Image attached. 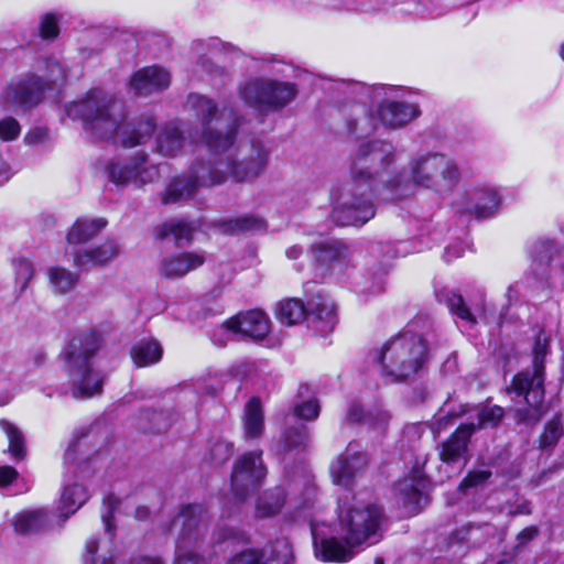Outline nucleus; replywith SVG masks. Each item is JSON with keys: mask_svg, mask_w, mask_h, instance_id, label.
Instances as JSON below:
<instances>
[{"mask_svg": "<svg viewBox=\"0 0 564 564\" xmlns=\"http://www.w3.org/2000/svg\"><path fill=\"white\" fill-rule=\"evenodd\" d=\"M457 160L446 153L420 150L411 155L387 140L361 142L351 156L349 181L332 194L330 217L338 226H362L376 216L380 192L401 200L423 188L448 195L462 181Z\"/></svg>", "mask_w": 564, "mask_h": 564, "instance_id": "f257e3e1", "label": "nucleus"}, {"mask_svg": "<svg viewBox=\"0 0 564 564\" xmlns=\"http://www.w3.org/2000/svg\"><path fill=\"white\" fill-rule=\"evenodd\" d=\"M186 108L193 111L199 123L188 130L191 143H202L210 151L208 161L196 160L188 171L171 180L161 194L164 205L191 199L203 187L221 185L231 180L236 183H250L265 170L270 151L264 143L252 139L250 143L235 147L241 120L230 110H219L209 97L196 93L187 96Z\"/></svg>", "mask_w": 564, "mask_h": 564, "instance_id": "f03ea898", "label": "nucleus"}, {"mask_svg": "<svg viewBox=\"0 0 564 564\" xmlns=\"http://www.w3.org/2000/svg\"><path fill=\"white\" fill-rule=\"evenodd\" d=\"M304 497L296 506L293 520L303 518L308 520L313 539L314 552L323 562L345 563L356 554V547L364 544H375L382 536L384 514L381 507L375 503H361L354 500L348 505L343 498H338V518L343 538L329 535V527L319 523L308 513L315 501L316 489L308 485L305 487Z\"/></svg>", "mask_w": 564, "mask_h": 564, "instance_id": "7ed1b4c3", "label": "nucleus"}, {"mask_svg": "<svg viewBox=\"0 0 564 564\" xmlns=\"http://www.w3.org/2000/svg\"><path fill=\"white\" fill-rule=\"evenodd\" d=\"M65 112L72 119H80L85 131L95 139L112 140L123 148L147 142L155 129L150 117L138 124L124 122L122 102L100 88H93L80 100L66 105Z\"/></svg>", "mask_w": 564, "mask_h": 564, "instance_id": "20e7f679", "label": "nucleus"}, {"mask_svg": "<svg viewBox=\"0 0 564 564\" xmlns=\"http://www.w3.org/2000/svg\"><path fill=\"white\" fill-rule=\"evenodd\" d=\"M66 70L55 58L39 59L34 72L23 74L9 82L0 93V106L8 111L24 115L37 107L45 91L53 85L62 84Z\"/></svg>", "mask_w": 564, "mask_h": 564, "instance_id": "39448f33", "label": "nucleus"}, {"mask_svg": "<svg viewBox=\"0 0 564 564\" xmlns=\"http://www.w3.org/2000/svg\"><path fill=\"white\" fill-rule=\"evenodd\" d=\"M66 70L55 58L39 59L34 72L23 74L9 82L0 93V106L8 111L24 115L37 107L45 91L53 85L62 84Z\"/></svg>", "mask_w": 564, "mask_h": 564, "instance_id": "423d86ee", "label": "nucleus"}, {"mask_svg": "<svg viewBox=\"0 0 564 564\" xmlns=\"http://www.w3.org/2000/svg\"><path fill=\"white\" fill-rule=\"evenodd\" d=\"M100 345V333L86 329L77 333L64 350L70 391L75 399H88L102 391L105 376L93 365V357Z\"/></svg>", "mask_w": 564, "mask_h": 564, "instance_id": "0eeeda50", "label": "nucleus"}, {"mask_svg": "<svg viewBox=\"0 0 564 564\" xmlns=\"http://www.w3.org/2000/svg\"><path fill=\"white\" fill-rule=\"evenodd\" d=\"M381 376L389 382H402L419 373L429 361L425 339L410 327L387 340L375 351Z\"/></svg>", "mask_w": 564, "mask_h": 564, "instance_id": "6e6552de", "label": "nucleus"}, {"mask_svg": "<svg viewBox=\"0 0 564 564\" xmlns=\"http://www.w3.org/2000/svg\"><path fill=\"white\" fill-rule=\"evenodd\" d=\"M338 98L343 97L339 112L345 120L347 133L356 138L373 133L379 123L378 117L372 116L368 101L372 100V91L380 93L384 87H371L359 82L334 80L329 87Z\"/></svg>", "mask_w": 564, "mask_h": 564, "instance_id": "1a4fd4ad", "label": "nucleus"}, {"mask_svg": "<svg viewBox=\"0 0 564 564\" xmlns=\"http://www.w3.org/2000/svg\"><path fill=\"white\" fill-rule=\"evenodd\" d=\"M551 333L540 328L535 334L532 348V368L516 375L507 393L513 398H523L532 409L534 421H539L544 414V359L550 354Z\"/></svg>", "mask_w": 564, "mask_h": 564, "instance_id": "9d476101", "label": "nucleus"}, {"mask_svg": "<svg viewBox=\"0 0 564 564\" xmlns=\"http://www.w3.org/2000/svg\"><path fill=\"white\" fill-rule=\"evenodd\" d=\"M209 516L200 503H188L171 521L169 532L176 534L175 558L173 564H206L204 556L187 549L205 535Z\"/></svg>", "mask_w": 564, "mask_h": 564, "instance_id": "9b49d317", "label": "nucleus"}, {"mask_svg": "<svg viewBox=\"0 0 564 564\" xmlns=\"http://www.w3.org/2000/svg\"><path fill=\"white\" fill-rule=\"evenodd\" d=\"M88 497L84 486L79 484L65 485L57 507V513L48 512L46 509L21 512L13 520L14 530L20 534H29L40 530L52 529L54 524L62 525L88 500Z\"/></svg>", "mask_w": 564, "mask_h": 564, "instance_id": "f8f14e48", "label": "nucleus"}, {"mask_svg": "<svg viewBox=\"0 0 564 564\" xmlns=\"http://www.w3.org/2000/svg\"><path fill=\"white\" fill-rule=\"evenodd\" d=\"M306 315L312 318L314 328L322 336L333 332L337 323L334 302L321 291L306 305L299 299H288L281 301L276 308L278 319L285 325H295Z\"/></svg>", "mask_w": 564, "mask_h": 564, "instance_id": "ddd939ff", "label": "nucleus"}, {"mask_svg": "<svg viewBox=\"0 0 564 564\" xmlns=\"http://www.w3.org/2000/svg\"><path fill=\"white\" fill-rule=\"evenodd\" d=\"M107 180L117 187L132 185L142 188L160 178V164L150 163L144 151H137L129 156H116L104 164Z\"/></svg>", "mask_w": 564, "mask_h": 564, "instance_id": "4468645a", "label": "nucleus"}, {"mask_svg": "<svg viewBox=\"0 0 564 564\" xmlns=\"http://www.w3.org/2000/svg\"><path fill=\"white\" fill-rule=\"evenodd\" d=\"M296 94L295 84L275 79L252 78L239 86L240 98L261 112L282 110Z\"/></svg>", "mask_w": 564, "mask_h": 564, "instance_id": "2eb2a0df", "label": "nucleus"}, {"mask_svg": "<svg viewBox=\"0 0 564 564\" xmlns=\"http://www.w3.org/2000/svg\"><path fill=\"white\" fill-rule=\"evenodd\" d=\"M119 505L120 501L112 495L104 499L101 509L104 531L91 535L86 541L83 564H115L117 547L115 543L116 527L112 519Z\"/></svg>", "mask_w": 564, "mask_h": 564, "instance_id": "dca6fc26", "label": "nucleus"}, {"mask_svg": "<svg viewBox=\"0 0 564 564\" xmlns=\"http://www.w3.org/2000/svg\"><path fill=\"white\" fill-rule=\"evenodd\" d=\"M386 90L372 91V100L379 97L383 99L378 104L376 113L381 126L388 129H401L421 116L419 105L399 100L405 90L392 86L379 85Z\"/></svg>", "mask_w": 564, "mask_h": 564, "instance_id": "f3484780", "label": "nucleus"}, {"mask_svg": "<svg viewBox=\"0 0 564 564\" xmlns=\"http://www.w3.org/2000/svg\"><path fill=\"white\" fill-rule=\"evenodd\" d=\"M369 464L368 453L359 442H350L329 465L333 482L346 490H351L359 478L362 477Z\"/></svg>", "mask_w": 564, "mask_h": 564, "instance_id": "a211bd4d", "label": "nucleus"}, {"mask_svg": "<svg viewBox=\"0 0 564 564\" xmlns=\"http://www.w3.org/2000/svg\"><path fill=\"white\" fill-rule=\"evenodd\" d=\"M261 455L262 452L246 453L235 463L231 473V490L238 500H243L248 492L261 486L267 475Z\"/></svg>", "mask_w": 564, "mask_h": 564, "instance_id": "6ab92c4d", "label": "nucleus"}, {"mask_svg": "<svg viewBox=\"0 0 564 564\" xmlns=\"http://www.w3.org/2000/svg\"><path fill=\"white\" fill-rule=\"evenodd\" d=\"M293 557L288 539H278L263 547H247L235 552L226 564H290Z\"/></svg>", "mask_w": 564, "mask_h": 564, "instance_id": "aec40b11", "label": "nucleus"}, {"mask_svg": "<svg viewBox=\"0 0 564 564\" xmlns=\"http://www.w3.org/2000/svg\"><path fill=\"white\" fill-rule=\"evenodd\" d=\"M429 481L417 466L409 477L397 484V494L402 501L405 513L410 517L417 514L427 503Z\"/></svg>", "mask_w": 564, "mask_h": 564, "instance_id": "412c9836", "label": "nucleus"}, {"mask_svg": "<svg viewBox=\"0 0 564 564\" xmlns=\"http://www.w3.org/2000/svg\"><path fill=\"white\" fill-rule=\"evenodd\" d=\"M270 330V321L265 313L252 310L227 319L219 332L242 335L252 339H263Z\"/></svg>", "mask_w": 564, "mask_h": 564, "instance_id": "4be33fe9", "label": "nucleus"}, {"mask_svg": "<svg viewBox=\"0 0 564 564\" xmlns=\"http://www.w3.org/2000/svg\"><path fill=\"white\" fill-rule=\"evenodd\" d=\"M476 432L473 423L460 424L457 430L441 444L440 459L448 466L460 469L467 459L468 443Z\"/></svg>", "mask_w": 564, "mask_h": 564, "instance_id": "5701e85b", "label": "nucleus"}, {"mask_svg": "<svg viewBox=\"0 0 564 564\" xmlns=\"http://www.w3.org/2000/svg\"><path fill=\"white\" fill-rule=\"evenodd\" d=\"M467 204L464 212L477 218L492 216L499 208L501 198L498 189L490 184H477L466 192Z\"/></svg>", "mask_w": 564, "mask_h": 564, "instance_id": "b1692460", "label": "nucleus"}, {"mask_svg": "<svg viewBox=\"0 0 564 564\" xmlns=\"http://www.w3.org/2000/svg\"><path fill=\"white\" fill-rule=\"evenodd\" d=\"M171 74L164 67L152 65L138 69L129 82L130 89L138 96H148L166 89Z\"/></svg>", "mask_w": 564, "mask_h": 564, "instance_id": "393cba45", "label": "nucleus"}, {"mask_svg": "<svg viewBox=\"0 0 564 564\" xmlns=\"http://www.w3.org/2000/svg\"><path fill=\"white\" fill-rule=\"evenodd\" d=\"M205 260V256L202 252L169 254L161 260L159 272L167 279L182 278L188 272L202 267Z\"/></svg>", "mask_w": 564, "mask_h": 564, "instance_id": "a878e982", "label": "nucleus"}, {"mask_svg": "<svg viewBox=\"0 0 564 564\" xmlns=\"http://www.w3.org/2000/svg\"><path fill=\"white\" fill-rule=\"evenodd\" d=\"M325 10L333 13H346L375 17L387 10L388 0H322Z\"/></svg>", "mask_w": 564, "mask_h": 564, "instance_id": "bb28decb", "label": "nucleus"}, {"mask_svg": "<svg viewBox=\"0 0 564 564\" xmlns=\"http://www.w3.org/2000/svg\"><path fill=\"white\" fill-rule=\"evenodd\" d=\"M119 253L118 243L107 239L102 243L74 256V265L82 270L107 265Z\"/></svg>", "mask_w": 564, "mask_h": 564, "instance_id": "cd10ccee", "label": "nucleus"}, {"mask_svg": "<svg viewBox=\"0 0 564 564\" xmlns=\"http://www.w3.org/2000/svg\"><path fill=\"white\" fill-rule=\"evenodd\" d=\"M194 52L197 55V66L202 72L208 75H221L223 68L216 65L223 55L226 45L217 37H212L206 41H197L194 43Z\"/></svg>", "mask_w": 564, "mask_h": 564, "instance_id": "c85d7f7f", "label": "nucleus"}, {"mask_svg": "<svg viewBox=\"0 0 564 564\" xmlns=\"http://www.w3.org/2000/svg\"><path fill=\"white\" fill-rule=\"evenodd\" d=\"M186 141L192 144L188 135H184V130L176 122H169L156 135V152L163 156H177L183 152Z\"/></svg>", "mask_w": 564, "mask_h": 564, "instance_id": "c756f323", "label": "nucleus"}, {"mask_svg": "<svg viewBox=\"0 0 564 564\" xmlns=\"http://www.w3.org/2000/svg\"><path fill=\"white\" fill-rule=\"evenodd\" d=\"M371 253L375 257H382L378 268L371 272V284L368 288L370 293H378L381 292L384 286V276L389 271L388 261L404 254L405 251H401L397 246L388 241L372 246Z\"/></svg>", "mask_w": 564, "mask_h": 564, "instance_id": "7c9ffc66", "label": "nucleus"}, {"mask_svg": "<svg viewBox=\"0 0 564 564\" xmlns=\"http://www.w3.org/2000/svg\"><path fill=\"white\" fill-rule=\"evenodd\" d=\"M316 262L332 267L333 263H341L348 254L347 247L339 240L333 238H321L311 247Z\"/></svg>", "mask_w": 564, "mask_h": 564, "instance_id": "2f4dec72", "label": "nucleus"}, {"mask_svg": "<svg viewBox=\"0 0 564 564\" xmlns=\"http://www.w3.org/2000/svg\"><path fill=\"white\" fill-rule=\"evenodd\" d=\"M346 420L351 423H365L373 429H382L388 424L390 414L379 404L365 411L360 404L354 402L347 410Z\"/></svg>", "mask_w": 564, "mask_h": 564, "instance_id": "473e14b6", "label": "nucleus"}, {"mask_svg": "<svg viewBox=\"0 0 564 564\" xmlns=\"http://www.w3.org/2000/svg\"><path fill=\"white\" fill-rule=\"evenodd\" d=\"M243 437L249 440L259 438L264 430V415L261 402L258 398H251L245 405L243 416Z\"/></svg>", "mask_w": 564, "mask_h": 564, "instance_id": "72a5a7b5", "label": "nucleus"}, {"mask_svg": "<svg viewBox=\"0 0 564 564\" xmlns=\"http://www.w3.org/2000/svg\"><path fill=\"white\" fill-rule=\"evenodd\" d=\"M495 528L489 523H467L453 532L448 538V546L462 544L464 542L476 546L482 543L488 536L492 535Z\"/></svg>", "mask_w": 564, "mask_h": 564, "instance_id": "f704fd0d", "label": "nucleus"}, {"mask_svg": "<svg viewBox=\"0 0 564 564\" xmlns=\"http://www.w3.org/2000/svg\"><path fill=\"white\" fill-rule=\"evenodd\" d=\"M105 218H79L70 227L67 241L70 245H82L95 238L105 227Z\"/></svg>", "mask_w": 564, "mask_h": 564, "instance_id": "c9c22d12", "label": "nucleus"}, {"mask_svg": "<svg viewBox=\"0 0 564 564\" xmlns=\"http://www.w3.org/2000/svg\"><path fill=\"white\" fill-rule=\"evenodd\" d=\"M163 348L154 338H142L131 348V358L137 367H148L162 359Z\"/></svg>", "mask_w": 564, "mask_h": 564, "instance_id": "e433bc0d", "label": "nucleus"}, {"mask_svg": "<svg viewBox=\"0 0 564 564\" xmlns=\"http://www.w3.org/2000/svg\"><path fill=\"white\" fill-rule=\"evenodd\" d=\"M217 229L223 234L236 235L246 231H260L265 229L262 218L246 215L237 218H224L216 223Z\"/></svg>", "mask_w": 564, "mask_h": 564, "instance_id": "4c0bfd02", "label": "nucleus"}, {"mask_svg": "<svg viewBox=\"0 0 564 564\" xmlns=\"http://www.w3.org/2000/svg\"><path fill=\"white\" fill-rule=\"evenodd\" d=\"M193 226L181 219L167 220L155 228V236L159 239L173 237L177 246L189 243L193 240Z\"/></svg>", "mask_w": 564, "mask_h": 564, "instance_id": "58836bf2", "label": "nucleus"}, {"mask_svg": "<svg viewBox=\"0 0 564 564\" xmlns=\"http://www.w3.org/2000/svg\"><path fill=\"white\" fill-rule=\"evenodd\" d=\"M561 249L555 238L539 237L530 245L528 252L533 262L549 265Z\"/></svg>", "mask_w": 564, "mask_h": 564, "instance_id": "ea45409f", "label": "nucleus"}, {"mask_svg": "<svg viewBox=\"0 0 564 564\" xmlns=\"http://www.w3.org/2000/svg\"><path fill=\"white\" fill-rule=\"evenodd\" d=\"M175 413L164 411L144 410L138 416V429L143 432L161 433L166 431L172 423Z\"/></svg>", "mask_w": 564, "mask_h": 564, "instance_id": "a19ab883", "label": "nucleus"}, {"mask_svg": "<svg viewBox=\"0 0 564 564\" xmlns=\"http://www.w3.org/2000/svg\"><path fill=\"white\" fill-rule=\"evenodd\" d=\"M285 502V492L283 488L276 487L264 491L256 505L257 518H269L280 512Z\"/></svg>", "mask_w": 564, "mask_h": 564, "instance_id": "79ce46f5", "label": "nucleus"}, {"mask_svg": "<svg viewBox=\"0 0 564 564\" xmlns=\"http://www.w3.org/2000/svg\"><path fill=\"white\" fill-rule=\"evenodd\" d=\"M50 286L55 294H66L78 282V274L63 267L55 265L47 269Z\"/></svg>", "mask_w": 564, "mask_h": 564, "instance_id": "37998d69", "label": "nucleus"}, {"mask_svg": "<svg viewBox=\"0 0 564 564\" xmlns=\"http://www.w3.org/2000/svg\"><path fill=\"white\" fill-rule=\"evenodd\" d=\"M440 302H444L449 308L453 315H456L459 319L467 324H475L476 318L470 312L469 307L466 306L464 299L460 294L455 293L451 290H442L436 293Z\"/></svg>", "mask_w": 564, "mask_h": 564, "instance_id": "c03bdc74", "label": "nucleus"}, {"mask_svg": "<svg viewBox=\"0 0 564 564\" xmlns=\"http://www.w3.org/2000/svg\"><path fill=\"white\" fill-rule=\"evenodd\" d=\"M14 270V285L19 295L23 294L34 279L35 269L31 260L20 257L12 261Z\"/></svg>", "mask_w": 564, "mask_h": 564, "instance_id": "a18cd8bd", "label": "nucleus"}, {"mask_svg": "<svg viewBox=\"0 0 564 564\" xmlns=\"http://www.w3.org/2000/svg\"><path fill=\"white\" fill-rule=\"evenodd\" d=\"M0 427L8 437L11 456L17 460L23 459L25 456V445L22 432L13 423L4 419L0 420Z\"/></svg>", "mask_w": 564, "mask_h": 564, "instance_id": "49530a36", "label": "nucleus"}, {"mask_svg": "<svg viewBox=\"0 0 564 564\" xmlns=\"http://www.w3.org/2000/svg\"><path fill=\"white\" fill-rule=\"evenodd\" d=\"M477 411V423H474L476 431L484 427L497 426L505 415V411L499 405H482L475 409Z\"/></svg>", "mask_w": 564, "mask_h": 564, "instance_id": "de8ad7c7", "label": "nucleus"}, {"mask_svg": "<svg viewBox=\"0 0 564 564\" xmlns=\"http://www.w3.org/2000/svg\"><path fill=\"white\" fill-rule=\"evenodd\" d=\"M308 437V429L302 423L286 430L283 434L285 449H304Z\"/></svg>", "mask_w": 564, "mask_h": 564, "instance_id": "09e8293b", "label": "nucleus"}, {"mask_svg": "<svg viewBox=\"0 0 564 564\" xmlns=\"http://www.w3.org/2000/svg\"><path fill=\"white\" fill-rule=\"evenodd\" d=\"M413 6V13L421 19H437L446 12V9L437 0H417Z\"/></svg>", "mask_w": 564, "mask_h": 564, "instance_id": "8fccbe9b", "label": "nucleus"}, {"mask_svg": "<svg viewBox=\"0 0 564 564\" xmlns=\"http://www.w3.org/2000/svg\"><path fill=\"white\" fill-rule=\"evenodd\" d=\"M217 542L232 546H245L249 543V536L243 530L239 528L225 527L219 529L217 534Z\"/></svg>", "mask_w": 564, "mask_h": 564, "instance_id": "3c124183", "label": "nucleus"}, {"mask_svg": "<svg viewBox=\"0 0 564 564\" xmlns=\"http://www.w3.org/2000/svg\"><path fill=\"white\" fill-rule=\"evenodd\" d=\"M90 431L85 433L84 431L76 432L73 440L69 442L65 455L64 463L66 465H73L77 462L78 455H82V447L86 445V440L90 437Z\"/></svg>", "mask_w": 564, "mask_h": 564, "instance_id": "603ef678", "label": "nucleus"}, {"mask_svg": "<svg viewBox=\"0 0 564 564\" xmlns=\"http://www.w3.org/2000/svg\"><path fill=\"white\" fill-rule=\"evenodd\" d=\"M563 432L562 423L558 417L553 419L552 421L545 424L544 431L540 437V446L542 449H549L553 447L558 438L561 437Z\"/></svg>", "mask_w": 564, "mask_h": 564, "instance_id": "864d4df0", "label": "nucleus"}, {"mask_svg": "<svg viewBox=\"0 0 564 564\" xmlns=\"http://www.w3.org/2000/svg\"><path fill=\"white\" fill-rule=\"evenodd\" d=\"M491 476L489 470L480 469L468 473L458 487V491L468 495V491L484 485Z\"/></svg>", "mask_w": 564, "mask_h": 564, "instance_id": "5fc2aeb1", "label": "nucleus"}, {"mask_svg": "<svg viewBox=\"0 0 564 564\" xmlns=\"http://www.w3.org/2000/svg\"><path fill=\"white\" fill-rule=\"evenodd\" d=\"M234 453V444L219 440L209 449V459L215 465H221L227 462Z\"/></svg>", "mask_w": 564, "mask_h": 564, "instance_id": "6e6d98bb", "label": "nucleus"}, {"mask_svg": "<svg viewBox=\"0 0 564 564\" xmlns=\"http://www.w3.org/2000/svg\"><path fill=\"white\" fill-rule=\"evenodd\" d=\"M21 133V124L19 121L11 117L4 116L0 118V140L3 142H11L19 138Z\"/></svg>", "mask_w": 564, "mask_h": 564, "instance_id": "4d7b16f0", "label": "nucleus"}, {"mask_svg": "<svg viewBox=\"0 0 564 564\" xmlns=\"http://www.w3.org/2000/svg\"><path fill=\"white\" fill-rule=\"evenodd\" d=\"M319 403L315 398L302 401L294 406V415L299 419L312 421L319 414Z\"/></svg>", "mask_w": 564, "mask_h": 564, "instance_id": "13d9d810", "label": "nucleus"}, {"mask_svg": "<svg viewBox=\"0 0 564 564\" xmlns=\"http://www.w3.org/2000/svg\"><path fill=\"white\" fill-rule=\"evenodd\" d=\"M40 35L44 40H53L58 35V18L54 13H46L40 22Z\"/></svg>", "mask_w": 564, "mask_h": 564, "instance_id": "bf43d9fd", "label": "nucleus"}, {"mask_svg": "<svg viewBox=\"0 0 564 564\" xmlns=\"http://www.w3.org/2000/svg\"><path fill=\"white\" fill-rule=\"evenodd\" d=\"M468 410H469L468 405H462L460 411L458 413L453 412L451 410L445 411V409H442L435 417L434 429L437 432H441L442 430L446 429L448 424H452V420L454 417H458V416L465 414L466 412H468Z\"/></svg>", "mask_w": 564, "mask_h": 564, "instance_id": "052dcab7", "label": "nucleus"}, {"mask_svg": "<svg viewBox=\"0 0 564 564\" xmlns=\"http://www.w3.org/2000/svg\"><path fill=\"white\" fill-rule=\"evenodd\" d=\"M464 251L465 243L463 241H457L445 248L443 259L445 262L451 263L453 260L462 257L464 254Z\"/></svg>", "mask_w": 564, "mask_h": 564, "instance_id": "680f3d73", "label": "nucleus"}, {"mask_svg": "<svg viewBox=\"0 0 564 564\" xmlns=\"http://www.w3.org/2000/svg\"><path fill=\"white\" fill-rule=\"evenodd\" d=\"M19 477L15 468L11 466H0V487L7 488Z\"/></svg>", "mask_w": 564, "mask_h": 564, "instance_id": "e2e57ef3", "label": "nucleus"}, {"mask_svg": "<svg viewBox=\"0 0 564 564\" xmlns=\"http://www.w3.org/2000/svg\"><path fill=\"white\" fill-rule=\"evenodd\" d=\"M47 137V131L44 128H35L30 130L25 137L24 142L29 145L40 143L44 141Z\"/></svg>", "mask_w": 564, "mask_h": 564, "instance_id": "0e129e2a", "label": "nucleus"}, {"mask_svg": "<svg viewBox=\"0 0 564 564\" xmlns=\"http://www.w3.org/2000/svg\"><path fill=\"white\" fill-rule=\"evenodd\" d=\"M539 533V530L536 527H528L524 528L519 534L517 535L518 546H522L529 541L533 540Z\"/></svg>", "mask_w": 564, "mask_h": 564, "instance_id": "69168bd1", "label": "nucleus"}, {"mask_svg": "<svg viewBox=\"0 0 564 564\" xmlns=\"http://www.w3.org/2000/svg\"><path fill=\"white\" fill-rule=\"evenodd\" d=\"M10 164L0 156V185L7 183L13 175Z\"/></svg>", "mask_w": 564, "mask_h": 564, "instance_id": "338daca9", "label": "nucleus"}, {"mask_svg": "<svg viewBox=\"0 0 564 564\" xmlns=\"http://www.w3.org/2000/svg\"><path fill=\"white\" fill-rule=\"evenodd\" d=\"M128 564H164L159 556L140 555L130 558Z\"/></svg>", "mask_w": 564, "mask_h": 564, "instance_id": "774afa93", "label": "nucleus"}]
</instances>
